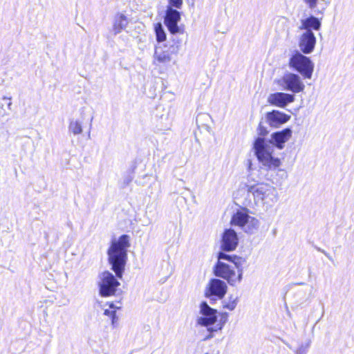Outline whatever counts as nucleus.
Returning a JSON list of instances; mask_svg holds the SVG:
<instances>
[{"label":"nucleus","mask_w":354,"mask_h":354,"mask_svg":"<svg viewBox=\"0 0 354 354\" xmlns=\"http://www.w3.org/2000/svg\"><path fill=\"white\" fill-rule=\"evenodd\" d=\"M130 247L129 236L123 234L118 240H113L108 249V261L114 276L109 271H104L99 274V292L102 297L114 295L120 283L116 278L122 279L127 261V249Z\"/></svg>","instance_id":"obj_1"},{"label":"nucleus","mask_w":354,"mask_h":354,"mask_svg":"<svg viewBox=\"0 0 354 354\" xmlns=\"http://www.w3.org/2000/svg\"><path fill=\"white\" fill-rule=\"evenodd\" d=\"M253 149L257 160L266 170L276 171L277 175L281 180L287 178L286 171L279 168L281 165V160L272 155L273 145L270 142H267L265 138L259 137L254 142Z\"/></svg>","instance_id":"obj_2"},{"label":"nucleus","mask_w":354,"mask_h":354,"mask_svg":"<svg viewBox=\"0 0 354 354\" xmlns=\"http://www.w3.org/2000/svg\"><path fill=\"white\" fill-rule=\"evenodd\" d=\"M248 192L250 193L257 205L272 206L279 200V193L273 185L266 183H258L248 185Z\"/></svg>","instance_id":"obj_3"},{"label":"nucleus","mask_w":354,"mask_h":354,"mask_svg":"<svg viewBox=\"0 0 354 354\" xmlns=\"http://www.w3.org/2000/svg\"><path fill=\"white\" fill-rule=\"evenodd\" d=\"M231 223L239 226L248 234L256 233L259 227V221L257 218L250 216L245 210L238 211L232 218Z\"/></svg>","instance_id":"obj_4"},{"label":"nucleus","mask_w":354,"mask_h":354,"mask_svg":"<svg viewBox=\"0 0 354 354\" xmlns=\"http://www.w3.org/2000/svg\"><path fill=\"white\" fill-rule=\"evenodd\" d=\"M290 67L299 72L305 78L310 79L314 70V64L310 58L302 55L301 53H296L290 58Z\"/></svg>","instance_id":"obj_5"},{"label":"nucleus","mask_w":354,"mask_h":354,"mask_svg":"<svg viewBox=\"0 0 354 354\" xmlns=\"http://www.w3.org/2000/svg\"><path fill=\"white\" fill-rule=\"evenodd\" d=\"M214 273L216 277L227 280L230 286H235L236 283L241 282V280H239V277L236 275L233 266L222 261H218L215 265Z\"/></svg>","instance_id":"obj_6"},{"label":"nucleus","mask_w":354,"mask_h":354,"mask_svg":"<svg viewBox=\"0 0 354 354\" xmlns=\"http://www.w3.org/2000/svg\"><path fill=\"white\" fill-rule=\"evenodd\" d=\"M200 316L197 318V324L202 326L208 327L217 322V310L211 308L206 301L200 305Z\"/></svg>","instance_id":"obj_7"},{"label":"nucleus","mask_w":354,"mask_h":354,"mask_svg":"<svg viewBox=\"0 0 354 354\" xmlns=\"http://www.w3.org/2000/svg\"><path fill=\"white\" fill-rule=\"evenodd\" d=\"M178 50L179 47L176 45L156 46L153 55V64L158 65L170 62L172 55H176Z\"/></svg>","instance_id":"obj_8"},{"label":"nucleus","mask_w":354,"mask_h":354,"mask_svg":"<svg viewBox=\"0 0 354 354\" xmlns=\"http://www.w3.org/2000/svg\"><path fill=\"white\" fill-rule=\"evenodd\" d=\"M279 84L285 90L290 91L294 93L303 91L305 87L300 77L295 73H288L283 75L279 81Z\"/></svg>","instance_id":"obj_9"},{"label":"nucleus","mask_w":354,"mask_h":354,"mask_svg":"<svg viewBox=\"0 0 354 354\" xmlns=\"http://www.w3.org/2000/svg\"><path fill=\"white\" fill-rule=\"evenodd\" d=\"M227 288L225 282L218 279H212L206 288L205 296L207 297L215 296L218 299H222L226 294Z\"/></svg>","instance_id":"obj_10"},{"label":"nucleus","mask_w":354,"mask_h":354,"mask_svg":"<svg viewBox=\"0 0 354 354\" xmlns=\"http://www.w3.org/2000/svg\"><path fill=\"white\" fill-rule=\"evenodd\" d=\"M316 37L313 30H308L299 36V47L304 54L311 53L315 47Z\"/></svg>","instance_id":"obj_11"},{"label":"nucleus","mask_w":354,"mask_h":354,"mask_svg":"<svg viewBox=\"0 0 354 354\" xmlns=\"http://www.w3.org/2000/svg\"><path fill=\"white\" fill-rule=\"evenodd\" d=\"M180 19V12L170 6H167L165 17V24L171 34H176L180 31L178 26V22Z\"/></svg>","instance_id":"obj_12"},{"label":"nucleus","mask_w":354,"mask_h":354,"mask_svg":"<svg viewBox=\"0 0 354 354\" xmlns=\"http://www.w3.org/2000/svg\"><path fill=\"white\" fill-rule=\"evenodd\" d=\"M239 239L236 232L232 229H227L222 236L221 248L226 252L233 251L238 245Z\"/></svg>","instance_id":"obj_13"},{"label":"nucleus","mask_w":354,"mask_h":354,"mask_svg":"<svg viewBox=\"0 0 354 354\" xmlns=\"http://www.w3.org/2000/svg\"><path fill=\"white\" fill-rule=\"evenodd\" d=\"M295 101V95L282 92L272 93L268 96V102L274 106L284 108Z\"/></svg>","instance_id":"obj_14"},{"label":"nucleus","mask_w":354,"mask_h":354,"mask_svg":"<svg viewBox=\"0 0 354 354\" xmlns=\"http://www.w3.org/2000/svg\"><path fill=\"white\" fill-rule=\"evenodd\" d=\"M292 133V131L290 128H286L282 131L273 133L271 135L270 140H266L272 143L273 148L276 147L279 149H282L284 147V144L291 138Z\"/></svg>","instance_id":"obj_15"},{"label":"nucleus","mask_w":354,"mask_h":354,"mask_svg":"<svg viewBox=\"0 0 354 354\" xmlns=\"http://www.w3.org/2000/svg\"><path fill=\"white\" fill-rule=\"evenodd\" d=\"M290 116L279 111L273 110L266 115V122L272 127L277 128L287 122Z\"/></svg>","instance_id":"obj_16"},{"label":"nucleus","mask_w":354,"mask_h":354,"mask_svg":"<svg viewBox=\"0 0 354 354\" xmlns=\"http://www.w3.org/2000/svg\"><path fill=\"white\" fill-rule=\"evenodd\" d=\"M321 26L322 23L318 18L310 16L306 19H301L298 28L304 31H307L308 30H319L321 28Z\"/></svg>","instance_id":"obj_17"},{"label":"nucleus","mask_w":354,"mask_h":354,"mask_svg":"<svg viewBox=\"0 0 354 354\" xmlns=\"http://www.w3.org/2000/svg\"><path fill=\"white\" fill-rule=\"evenodd\" d=\"M128 24V20L126 16L121 14L115 17L113 30L115 35L120 33L123 29H124Z\"/></svg>","instance_id":"obj_18"},{"label":"nucleus","mask_w":354,"mask_h":354,"mask_svg":"<svg viewBox=\"0 0 354 354\" xmlns=\"http://www.w3.org/2000/svg\"><path fill=\"white\" fill-rule=\"evenodd\" d=\"M228 319V313H222L220 314V318L215 323L216 324L212 327L207 328V330L209 332H217L218 330H222L225 323Z\"/></svg>","instance_id":"obj_19"},{"label":"nucleus","mask_w":354,"mask_h":354,"mask_svg":"<svg viewBox=\"0 0 354 354\" xmlns=\"http://www.w3.org/2000/svg\"><path fill=\"white\" fill-rule=\"evenodd\" d=\"M232 263L234 264V268H236L238 270L237 276L239 277V280L241 281L243 276V266L245 263V259L242 257L233 256V260Z\"/></svg>","instance_id":"obj_20"},{"label":"nucleus","mask_w":354,"mask_h":354,"mask_svg":"<svg viewBox=\"0 0 354 354\" xmlns=\"http://www.w3.org/2000/svg\"><path fill=\"white\" fill-rule=\"evenodd\" d=\"M68 131L75 136L82 133L83 129L81 122L71 120L69 122Z\"/></svg>","instance_id":"obj_21"},{"label":"nucleus","mask_w":354,"mask_h":354,"mask_svg":"<svg viewBox=\"0 0 354 354\" xmlns=\"http://www.w3.org/2000/svg\"><path fill=\"white\" fill-rule=\"evenodd\" d=\"M155 32L156 36V40L158 42L163 41L166 39V33L163 29V27L160 23H158L155 26Z\"/></svg>","instance_id":"obj_22"},{"label":"nucleus","mask_w":354,"mask_h":354,"mask_svg":"<svg viewBox=\"0 0 354 354\" xmlns=\"http://www.w3.org/2000/svg\"><path fill=\"white\" fill-rule=\"evenodd\" d=\"M310 343V340H307L305 343L301 344L295 351V354H307Z\"/></svg>","instance_id":"obj_23"},{"label":"nucleus","mask_w":354,"mask_h":354,"mask_svg":"<svg viewBox=\"0 0 354 354\" xmlns=\"http://www.w3.org/2000/svg\"><path fill=\"white\" fill-rule=\"evenodd\" d=\"M237 305V298H233L232 297H230V300L228 302H223V307L230 310H233Z\"/></svg>","instance_id":"obj_24"},{"label":"nucleus","mask_w":354,"mask_h":354,"mask_svg":"<svg viewBox=\"0 0 354 354\" xmlns=\"http://www.w3.org/2000/svg\"><path fill=\"white\" fill-rule=\"evenodd\" d=\"M303 2L311 10H315L318 5L319 0H303Z\"/></svg>","instance_id":"obj_25"},{"label":"nucleus","mask_w":354,"mask_h":354,"mask_svg":"<svg viewBox=\"0 0 354 354\" xmlns=\"http://www.w3.org/2000/svg\"><path fill=\"white\" fill-rule=\"evenodd\" d=\"M169 6L171 8L174 7L177 9H180L183 6V0H168Z\"/></svg>","instance_id":"obj_26"},{"label":"nucleus","mask_w":354,"mask_h":354,"mask_svg":"<svg viewBox=\"0 0 354 354\" xmlns=\"http://www.w3.org/2000/svg\"><path fill=\"white\" fill-rule=\"evenodd\" d=\"M218 261H221V260L223 259V260H227L228 261L232 262L233 256H231V255L227 254L223 252H221L218 254Z\"/></svg>","instance_id":"obj_27"},{"label":"nucleus","mask_w":354,"mask_h":354,"mask_svg":"<svg viewBox=\"0 0 354 354\" xmlns=\"http://www.w3.org/2000/svg\"><path fill=\"white\" fill-rule=\"evenodd\" d=\"M8 134V131L6 129L3 125L0 126V137H7Z\"/></svg>","instance_id":"obj_28"},{"label":"nucleus","mask_w":354,"mask_h":354,"mask_svg":"<svg viewBox=\"0 0 354 354\" xmlns=\"http://www.w3.org/2000/svg\"><path fill=\"white\" fill-rule=\"evenodd\" d=\"M111 319H112V324L114 325L115 322L117 321L118 318L116 317V313L115 310H113L111 313Z\"/></svg>","instance_id":"obj_29"},{"label":"nucleus","mask_w":354,"mask_h":354,"mask_svg":"<svg viewBox=\"0 0 354 354\" xmlns=\"http://www.w3.org/2000/svg\"><path fill=\"white\" fill-rule=\"evenodd\" d=\"M319 251L322 252L328 259L332 260V258L328 253L321 249H319Z\"/></svg>","instance_id":"obj_30"},{"label":"nucleus","mask_w":354,"mask_h":354,"mask_svg":"<svg viewBox=\"0 0 354 354\" xmlns=\"http://www.w3.org/2000/svg\"><path fill=\"white\" fill-rule=\"evenodd\" d=\"M112 311H113V310H109L106 309V310H104V314L105 315H107V316H110V317H111V313H112Z\"/></svg>","instance_id":"obj_31"},{"label":"nucleus","mask_w":354,"mask_h":354,"mask_svg":"<svg viewBox=\"0 0 354 354\" xmlns=\"http://www.w3.org/2000/svg\"><path fill=\"white\" fill-rule=\"evenodd\" d=\"M210 333L206 336V337L205 338V340H207V339H211L213 337V335L212 334V332H209Z\"/></svg>","instance_id":"obj_32"},{"label":"nucleus","mask_w":354,"mask_h":354,"mask_svg":"<svg viewBox=\"0 0 354 354\" xmlns=\"http://www.w3.org/2000/svg\"><path fill=\"white\" fill-rule=\"evenodd\" d=\"M109 306H110V308H111V309H114L116 308L113 303H111Z\"/></svg>","instance_id":"obj_33"},{"label":"nucleus","mask_w":354,"mask_h":354,"mask_svg":"<svg viewBox=\"0 0 354 354\" xmlns=\"http://www.w3.org/2000/svg\"><path fill=\"white\" fill-rule=\"evenodd\" d=\"M297 285H300V286H304L305 285L306 283L304 282H299V283H297Z\"/></svg>","instance_id":"obj_34"},{"label":"nucleus","mask_w":354,"mask_h":354,"mask_svg":"<svg viewBox=\"0 0 354 354\" xmlns=\"http://www.w3.org/2000/svg\"><path fill=\"white\" fill-rule=\"evenodd\" d=\"M11 105H12V102H10L8 103V108H9V109H10V106H11Z\"/></svg>","instance_id":"obj_35"},{"label":"nucleus","mask_w":354,"mask_h":354,"mask_svg":"<svg viewBox=\"0 0 354 354\" xmlns=\"http://www.w3.org/2000/svg\"><path fill=\"white\" fill-rule=\"evenodd\" d=\"M266 133H267V131H265V133H263V131H261V134H262V135H265Z\"/></svg>","instance_id":"obj_36"},{"label":"nucleus","mask_w":354,"mask_h":354,"mask_svg":"<svg viewBox=\"0 0 354 354\" xmlns=\"http://www.w3.org/2000/svg\"><path fill=\"white\" fill-rule=\"evenodd\" d=\"M6 99H8V100H11V98H10V97H3V100H6Z\"/></svg>","instance_id":"obj_37"},{"label":"nucleus","mask_w":354,"mask_h":354,"mask_svg":"<svg viewBox=\"0 0 354 354\" xmlns=\"http://www.w3.org/2000/svg\"><path fill=\"white\" fill-rule=\"evenodd\" d=\"M251 166H252V163H251V162H250V163H249V169H250Z\"/></svg>","instance_id":"obj_38"},{"label":"nucleus","mask_w":354,"mask_h":354,"mask_svg":"<svg viewBox=\"0 0 354 354\" xmlns=\"http://www.w3.org/2000/svg\"><path fill=\"white\" fill-rule=\"evenodd\" d=\"M286 346H287L288 348H290V346L288 344H286Z\"/></svg>","instance_id":"obj_39"},{"label":"nucleus","mask_w":354,"mask_h":354,"mask_svg":"<svg viewBox=\"0 0 354 354\" xmlns=\"http://www.w3.org/2000/svg\"><path fill=\"white\" fill-rule=\"evenodd\" d=\"M286 346H287L288 348H290V346L288 344H286Z\"/></svg>","instance_id":"obj_40"},{"label":"nucleus","mask_w":354,"mask_h":354,"mask_svg":"<svg viewBox=\"0 0 354 354\" xmlns=\"http://www.w3.org/2000/svg\"><path fill=\"white\" fill-rule=\"evenodd\" d=\"M286 346H287L288 348H290V346L288 344H286Z\"/></svg>","instance_id":"obj_41"},{"label":"nucleus","mask_w":354,"mask_h":354,"mask_svg":"<svg viewBox=\"0 0 354 354\" xmlns=\"http://www.w3.org/2000/svg\"><path fill=\"white\" fill-rule=\"evenodd\" d=\"M286 346H287L288 348H290V346L288 344H286Z\"/></svg>","instance_id":"obj_42"}]
</instances>
